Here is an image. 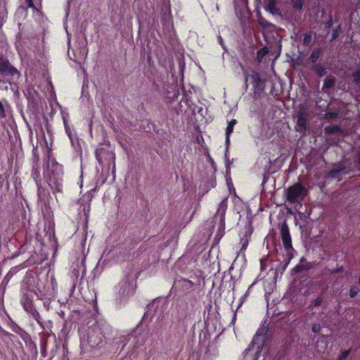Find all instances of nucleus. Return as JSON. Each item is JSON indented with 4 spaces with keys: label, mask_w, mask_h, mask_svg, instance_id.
<instances>
[{
    "label": "nucleus",
    "mask_w": 360,
    "mask_h": 360,
    "mask_svg": "<svg viewBox=\"0 0 360 360\" xmlns=\"http://www.w3.org/2000/svg\"><path fill=\"white\" fill-rule=\"evenodd\" d=\"M326 129L329 133H335V132L338 131L340 130V128L338 127L333 126V127L326 128Z\"/></svg>",
    "instance_id": "nucleus-21"
},
{
    "label": "nucleus",
    "mask_w": 360,
    "mask_h": 360,
    "mask_svg": "<svg viewBox=\"0 0 360 360\" xmlns=\"http://www.w3.org/2000/svg\"><path fill=\"white\" fill-rule=\"evenodd\" d=\"M353 78L356 84H360V68L353 74Z\"/></svg>",
    "instance_id": "nucleus-16"
},
{
    "label": "nucleus",
    "mask_w": 360,
    "mask_h": 360,
    "mask_svg": "<svg viewBox=\"0 0 360 360\" xmlns=\"http://www.w3.org/2000/svg\"><path fill=\"white\" fill-rule=\"evenodd\" d=\"M359 283L360 284V276H359Z\"/></svg>",
    "instance_id": "nucleus-30"
},
{
    "label": "nucleus",
    "mask_w": 360,
    "mask_h": 360,
    "mask_svg": "<svg viewBox=\"0 0 360 360\" xmlns=\"http://www.w3.org/2000/svg\"><path fill=\"white\" fill-rule=\"evenodd\" d=\"M252 84L254 86V95H259L265 88L264 82L261 79L259 73L255 72L250 75Z\"/></svg>",
    "instance_id": "nucleus-5"
},
{
    "label": "nucleus",
    "mask_w": 360,
    "mask_h": 360,
    "mask_svg": "<svg viewBox=\"0 0 360 360\" xmlns=\"http://www.w3.org/2000/svg\"><path fill=\"white\" fill-rule=\"evenodd\" d=\"M268 52H269V50L267 48H263L258 51L257 54H258V56H264V55L268 53Z\"/></svg>",
    "instance_id": "nucleus-24"
},
{
    "label": "nucleus",
    "mask_w": 360,
    "mask_h": 360,
    "mask_svg": "<svg viewBox=\"0 0 360 360\" xmlns=\"http://www.w3.org/2000/svg\"><path fill=\"white\" fill-rule=\"evenodd\" d=\"M248 77H245V85H246V87H248V84H247V82H248Z\"/></svg>",
    "instance_id": "nucleus-28"
},
{
    "label": "nucleus",
    "mask_w": 360,
    "mask_h": 360,
    "mask_svg": "<svg viewBox=\"0 0 360 360\" xmlns=\"http://www.w3.org/2000/svg\"><path fill=\"white\" fill-rule=\"evenodd\" d=\"M338 115L337 112H328L325 114V117L328 120H334Z\"/></svg>",
    "instance_id": "nucleus-15"
},
{
    "label": "nucleus",
    "mask_w": 360,
    "mask_h": 360,
    "mask_svg": "<svg viewBox=\"0 0 360 360\" xmlns=\"http://www.w3.org/2000/svg\"><path fill=\"white\" fill-rule=\"evenodd\" d=\"M52 168H53V172L56 171V172L58 174V170L60 171L62 167L58 163H57L56 162H52Z\"/></svg>",
    "instance_id": "nucleus-17"
},
{
    "label": "nucleus",
    "mask_w": 360,
    "mask_h": 360,
    "mask_svg": "<svg viewBox=\"0 0 360 360\" xmlns=\"http://www.w3.org/2000/svg\"><path fill=\"white\" fill-rule=\"evenodd\" d=\"M280 236L285 250L290 252L293 250L292 245V238L287 221L285 220L279 228Z\"/></svg>",
    "instance_id": "nucleus-4"
},
{
    "label": "nucleus",
    "mask_w": 360,
    "mask_h": 360,
    "mask_svg": "<svg viewBox=\"0 0 360 360\" xmlns=\"http://www.w3.org/2000/svg\"><path fill=\"white\" fill-rule=\"evenodd\" d=\"M303 4V0H292V6L296 10H301Z\"/></svg>",
    "instance_id": "nucleus-12"
},
{
    "label": "nucleus",
    "mask_w": 360,
    "mask_h": 360,
    "mask_svg": "<svg viewBox=\"0 0 360 360\" xmlns=\"http://www.w3.org/2000/svg\"><path fill=\"white\" fill-rule=\"evenodd\" d=\"M312 69L319 77H323L326 75L327 72L326 68L320 64L313 65Z\"/></svg>",
    "instance_id": "nucleus-9"
},
{
    "label": "nucleus",
    "mask_w": 360,
    "mask_h": 360,
    "mask_svg": "<svg viewBox=\"0 0 360 360\" xmlns=\"http://www.w3.org/2000/svg\"><path fill=\"white\" fill-rule=\"evenodd\" d=\"M335 79L327 77L324 80L323 88L330 89L334 86Z\"/></svg>",
    "instance_id": "nucleus-11"
},
{
    "label": "nucleus",
    "mask_w": 360,
    "mask_h": 360,
    "mask_svg": "<svg viewBox=\"0 0 360 360\" xmlns=\"http://www.w3.org/2000/svg\"><path fill=\"white\" fill-rule=\"evenodd\" d=\"M321 329V327L320 324H319V323H314L311 326V330L314 333H319Z\"/></svg>",
    "instance_id": "nucleus-18"
},
{
    "label": "nucleus",
    "mask_w": 360,
    "mask_h": 360,
    "mask_svg": "<svg viewBox=\"0 0 360 360\" xmlns=\"http://www.w3.org/2000/svg\"><path fill=\"white\" fill-rule=\"evenodd\" d=\"M307 189L301 184L297 183L285 190L286 200L290 204H300L307 195Z\"/></svg>",
    "instance_id": "nucleus-1"
},
{
    "label": "nucleus",
    "mask_w": 360,
    "mask_h": 360,
    "mask_svg": "<svg viewBox=\"0 0 360 360\" xmlns=\"http://www.w3.org/2000/svg\"><path fill=\"white\" fill-rule=\"evenodd\" d=\"M321 51L320 49H315L312 51L310 56V59L311 60L313 63H315L317 61L319 58L321 56Z\"/></svg>",
    "instance_id": "nucleus-10"
},
{
    "label": "nucleus",
    "mask_w": 360,
    "mask_h": 360,
    "mask_svg": "<svg viewBox=\"0 0 360 360\" xmlns=\"http://www.w3.org/2000/svg\"><path fill=\"white\" fill-rule=\"evenodd\" d=\"M345 169V167L342 164H339L336 167L333 168L328 173V176L330 178H336L338 174Z\"/></svg>",
    "instance_id": "nucleus-7"
},
{
    "label": "nucleus",
    "mask_w": 360,
    "mask_h": 360,
    "mask_svg": "<svg viewBox=\"0 0 360 360\" xmlns=\"http://www.w3.org/2000/svg\"><path fill=\"white\" fill-rule=\"evenodd\" d=\"M356 162L360 166V152L358 153Z\"/></svg>",
    "instance_id": "nucleus-27"
},
{
    "label": "nucleus",
    "mask_w": 360,
    "mask_h": 360,
    "mask_svg": "<svg viewBox=\"0 0 360 360\" xmlns=\"http://www.w3.org/2000/svg\"><path fill=\"white\" fill-rule=\"evenodd\" d=\"M236 120H232L228 124V126L226 129V143H229V136H230V134L233 132V127L236 124Z\"/></svg>",
    "instance_id": "nucleus-8"
},
{
    "label": "nucleus",
    "mask_w": 360,
    "mask_h": 360,
    "mask_svg": "<svg viewBox=\"0 0 360 360\" xmlns=\"http://www.w3.org/2000/svg\"><path fill=\"white\" fill-rule=\"evenodd\" d=\"M0 75L20 78V72L10 63L8 58L0 53Z\"/></svg>",
    "instance_id": "nucleus-3"
},
{
    "label": "nucleus",
    "mask_w": 360,
    "mask_h": 360,
    "mask_svg": "<svg viewBox=\"0 0 360 360\" xmlns=\"http://www.w3.org/2000/svg\"><path fill=\"white\" fill-rule=\"evenodd\" d=\"M259 24L262 26L263 27H265V28H267L269 27H270L271 25V24L270 22H269L268 21H266L264 18H262V16H260L259 18Z\"/></svg>",
    "instance_id": "nucleus-13"
},
{
    "label": "nucleus",
    "mask_w": 360,
    "mask_h": 360,
    "mask_svg": "<svg viewBox=\"0 0 360 360\" xmlns=\"http://www.w3.org/2000/svg\"><path fill=\"white\" fill-rule=\"evenodd\" d=\"M25 1L27 3V6H28L29 8H33L34 10H37V8L34 5V3H33L32 0H25Z\"/></svg>",
    "instance_id": "nucleus-25"
},
{
    "label": "nucleus",
    "mask_w": 360,
    "mask_h": 360,
    "mask_svg": "<svg viewBox=\"0 0 360 360\" xmlns=\"http://www.w3.org/2000/svg\"><path fill=\"white\" fill-rule=\"evenodd\" d=\"M311 41V36L310 34H305L303 39L304 44H309Z\"/></svg>",
    "instance_id": "nucleus-19"
},
{
    "label": "nucleus",
    "mask_w": 360,
    "mask_h": 360,
    "mask_svg": "<svg viewBox=\"0 0 360 360\" xmlns=\"http://www.w3.org/2000/svg\"><path fill=\"white\" fill-rule=\"evenodd\" d=\"M266 8L273 15H281L280 10L276 6V0H267Z\"/></svg>",
    "instance_id": "nucleus-6"
},
{
    "label": "nucleus",
    "mask_w": 360,
    "mask_h": 360,
    "mask_svg": "<svg viewBox=\"0 0 360 360\" xmlns=\"http://www.w3.org/2000/svg\"><path fill=\"white\" fill-rule=\"evenodd\" d=\"M335 36H336V34H335V33H334V34H333V39H335Z\"/></svg>",
    "instance_id": "nucleus-29"
},
{
    "label": "nucleus",
    "mask_w": 360,
    "mask_h": 360,
    "mask_svg": "<svg viewBox=\"0 0 360 360\" xmlns=\"http://www.w3.org/2000/svg\"><path fill=\"white\" fill-rule=\"evenodd\" d=\"M349 354V350H344L342 352L341 356L339 358V360H343L346 359Z\"/></svg>",
    "instance_id": "nucleus-23"
},
{
    "label": "nucleus",
    "mask_w": 360,
    "mask_h": 360,
    "mask_svg": "<svg viewBox=\"0 0 360 360\" xmlns=\"http://www.w3.org/2000/svg\"><path fill=\"white\" fill-rule=\"evenodd\" d=\"M343 271V268L342 267H340V268H338V269H336L335 270H333L330 274H337V273H340V272H342Z\"/></svg>",
    "instance_id": "nucleus-26"
},
{
    "label": "nucleus",
    "mask_w": 360,
    "mask_h": 360,
    "mask_svg": "<svg viewBox=\"0 0 360 360\" xmlns=\"http://www.w3.org/2000/svg\"><path fill=\"white\" fill-rule=\"evenodd\" d=\"M359 292V290L357 287L352 286L349 290V294L351 297H354L355 296H356L358 295Z\"/></svg>",
    "instance_id": "nucleus-14"
},
{
    "label": "nucleus",
    "mask_w": 360,
    "mask_h": 360,
    "mask_svg": "<svg viewBox=\"0 0 360 360\" xmlns=\"http://www.w3.org/2000/svg\"><path fill=\"white\" fill-rule=\"evenodd\" d=\"M322 302H323V299L321 297H318L313 302L314 307L320 306Z\"/></svg>",
    "instance_id": "nucleus-22"
},
{
    "label": "nucleus",
    "mask_w": 360,
    "mask_h": 360,
    "mask_svg": "<svg viewBox=\"0 0 360 360\" xmlns=\"http://www.w3.org/2000/svg\"><path fill=\"white\" fill-rule=\"evenodd\" d=\"M309 116V109L306 104H300L296 112V126L295 130L301 134H304L307 131L308 117Z\"/></svg>",
    "instance_id": "nucleus-2"
},
{
    "label": "nucleus",
    "mask_w": 360,
    "mask_h": 360,
    "mask_svg": "<svg viewBox=\"0 0 360 360\" xmlns=\"http://www.w3.org/2000/svg\"><path fill=\"white\" fill-rule=\"evenodd\" d=\"M5 117H6L5 108H4V106L3 103H1V101H0V119L4 118Z\"/></svg>",
    "instance_id": "nucleus-20"
}]
</instances>
